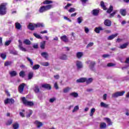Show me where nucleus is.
<instances>
[{"mask_svg": "<svg viewBox=\"0 0 129 129\" xmlns=\"http://www.w3.org/2000/svg\"><path fill=\"white\" fill-rule=\"evenodd\" d=\"M86 64H88V68L93 72H96V69L95 68V65H96V62L94 61L88 60L86 62Z\"/></svg>", "mask_w": 129, "mask_h": 129, "instance_id": "obj_1", "label": "nucleus"}, {"mask_svg": "<svg viewBox=\"0 0 129 129\" xmlns=\"http://www.w3.org/2000/svg\"><path fill=\"white\" fill-rule=\"evenodd\" d=\"M52 8H53V5L49 4L41 7L39 10V12L41 13H44V12H47V11H49V10H51Z\"/></svg>", "mask_w": 129, "mask_h": 129, "instance_id": "obj_2", "label": "nucleus"}, {"mask_svg": "<svg viewBox=\"0 0 129 129\" xmlns=\"http://www.w3.org/2000/svg\"><path fill=\"white\" fill-rule=\"evenodd\" d=\"M40 27H44V24L41 23L32 24L30 23L28 26V28L31 31H34L35 28H39Z\"/></svg>", "mask_w": 129, "mask_h": 129, "instance_id": "obj_3", "label": "nucleus"}, {"mask_svg": "<svg viewBox=\"0 0 129 129\" xmlns=\"http://www.w3.org/2000/svg\"><path fill=\"white\" fill-rule=\"evenodd\" d=\"M7 6L6 3H3L0 5V15L1 16H4L7 14Z\"/></svg>", "mask_w": 129, "mask_h": 129, "instance_id": "obj_4", "label": "nucleus"}, {"mask_svg": "<svg viewBox=\"0 0 129 129\" xmlns=\"http://www.w3.org/2000/svg\"><path fill=\"white\" fill-rule=\"evenodd\" d=\"M125 93V91H118L116 92H115L112 94V98H117V97H119V96H123V94Z\"/></svg>", "mask_w": 129, "mask_h": 129, "instance_id": "obj_5", "label": "nucleus"}, {"mask_svg": "<svg viewBox=\"0 0 129 129\" xmlns=\"http://www.w3.org/2000/svg\"><path fill=\"white\" fill-rule=\"evenodd\" d=\"M22 101L25 105H27L28 106H33V105H34V103L33 102L28 101L26 99L25 97L22 98Z\"/></svg>", "mask_w": 129, "mask_h": 129, "instance_id": "obj_6", "label": "nucleus"}, {"mask_svg": "<svg viewBox=\"0 0 129 129\" xmlns=\"http://www.w3.org/2000/svg\"><path fill=\"white\" fill-rule=\"evenodd\" d=\"M18 42H19L18 47H19V50H21V51H22L23 52H27V49L23 47V42H22V40H19Z\"/></svg>", "mask_w": 129, "mask_h": 129, "instance_id": "obj_7", "label": "nucleus"}, {"mask_svg": "<svg viewBox=\"0 0 129 129\" xmlns=\"http://www.w3.org/2000/svg\"><path fill=\"white\" fill-rule=\"evenodd\" d=\"M5 104H14L15 103V100L13 98H7L4 100Z\"/></svg>", "mask_w": 129, "mask_h": 129, "instance_id": "obj_8", "label": "nucleus"}, {"mask_svg": "<svg viewBox=\"0 0 129 129\" xmlns=\"http://www.w3.org/2000/svg\"><path fill=\"white\" fill-rule=\"evenodd\" d=\"M25 86H26V84L22 83L20 85H19L18 87V91L20 93H23L24 91V88H25Z\"/></svg>", "mask_w": 129, "mask_h": 129, "instance_id": "obj_9", "label": "nucleus"}, {"mask_svg": "<svg viewBox=\"0 0 129 129\" xmlns=\"http://www.w3.org/2000/svg\"><path fill=\"white\" fill-rule=\"evenodd\" d=\"M76 66H77L78 69H81V68H82V67H83V64H82V62H81L79 60H77L76 62Z\"/></svg>", "mask_w": 129, "mask_h": 129, "instance_id": "obj_10", "label": "nucleus"}, {"mask_svg": "<svg viewBox=\"0 0 129 129\" xmlns=\"http://www.w3.org/2000/svg\"><path fill=\"white\" fill-rule=\"evenodd\" d=\"M104 25L107 27H110L111 26V21L109 19H106L104 22Z\"/></svg>", "mask_w": 129, "mask_h": 129, "instance_id": "obj_11", "label": "nucleus"}, {"mask_svg": "<svg viewBox=\"0 0 129 129\" xmlns=\"http://www.w3.org/2000/svg\"><path fill=\"white\" fill-rule=\"evenodd\" d=\"M34 124H35V125H36L37 127H38V128H40V127L41 126H43V123H42L41 122H40L38 120H36L34 122Z\"/></svg>", "mask_w": 129, "mask_h": 129, "instance_id": "obj_12", "label": "nucleus"}, {"mask_svg": "<svg viewBox=\"0 0 129 129\" xmlns=\"http://www.w3.org/2000/svg\"><path fill=\"white\" fill-rule=\"evenodd\" d=\"M60 39L63 42H64V43H67V42H69V40L68 39V38L67 37V36L66 35H63V36H61Z\"/></svg>", "mask_w": 129, "mask_h": 129, "instance_id": "obj_13", "label": "nucleus"}, {"mask_svg": "<svg viewBox=\"0 0 129 129\" xmlns=\"http://www.w3.org/2000/svg\"><path fill=\"white\" fill-rule=\"evenodd\" d=\"M86 78H81L78 80H77V83H83L84 82H86Z\"/></svg>", "mask_w": 129, "mask_h": 129, "instance_id": "obj_14", "label": "nucleus"}, {"mask_svg": "<svg viewBox=\"0 0 129 129\" xmlns=\"http://www.w3.org/2000/svg\"><path fill=\"white\" fill-rule=\"evenodd\" d=\"M83 52H77L76 56L78 59H81L83 57Z\"/></svg>", "mask_w": 129, "mask_h": 129, "instance_id": "obj_15", "label": "nucleus"}, {"mask_svg": "<svg viewBox=\"0 0 129 129\" xmlns=\"http://www.w3.org/2000/svg\"><path fill=\"white\" fill-rule=\"evenodd\" d=\"M70 96H72V97H74L75 98H77L78 96H79L78 93L73 92L70 93Z\"/></svg>", "mask_w": 129, "mask_h": 129, "instance_id": "obj_16", "label": "nucleus"}, {"mask_svg": "<svg viewBox=\"0 0 129 129\" xmlns=\"http://www.w3.org/2000/svg\"><path fill=\"white\" fill-rule=\"evenodd\" d=\"M33 90L35 93H39V92H40V88H39V86L37 85H34Z\"/></svg>", "mask_w": 129, "mask_h": 129, "instance_id": "obj_17", "label": "nucleus"}, {"mask_svg": "<svg viewBox=\"0 0 129 129\" xmlns=\"http://www.w3.org/2000/svg\"><path fill=\"white\" fill-rule=\"evenodd\" d=\"M120 14L121 16H126V10L125 9H120L119 11Z\"/></svg>", "mask_w": 129, "mask_h": 129, "instance_id": "obj_18", "label": "nucleus"}, {"mask_svg": "<svg viewBox=\"0 0 129 129\" xmlns=\"http://www.w3.org/2000/svg\"><path fill=\"white\" fill-rule=\"evenodd\" d=\"M118 35V34H117V33H116L115 34H112V35L109 36L107 38V40H113V39H114V38H115V37H117Z\"/></svg>", "mask_w": 129, "mask_h": 129, "instance_id": "obj_19", "label": "nucleus"}, {"mask_svg": "<svg viewBox=\"0 0 129 129\" xmlns=\"http://www.w3.org/2000/svg\"><path fill=\"white\" fill-rule=\"evenodd\" d=\"M100 106L101 107H104L105 108H108L109 107V104H107L106 103H105L103 102H101L100 103Z\"/></svg>", "mask_w": 129, "mask_h": 129, "instance_id": "obj_20", "label": "nucleus"}, {"mask_svg": "<svg viewBox=\"0 0 129 129\" xmlns=\"http://www.w3.org/2000/svg\"><path fill=\"white\" fill-rule=\"evenodd\" d=\"M102 30H103V29L101 27H96L94 30L95 32H96L97 34H99V33H100V31Z\"/></svg>", "mask_w": 129, "mask_h": 129, "instance_id": "obj_21", "label": "nucleus"}, {"mask_svg": "<svg viewBox=\"0 0 129 129\" xmlns=\"http://www.w3.org/2000/svg\"><path fill=\"white\" fill-rule=\"evenodd\" d=\"M71 89H72L71 87H67L63 89V93H68V92H69Z\"/></svg>", "mask_w": 129, "mask_h": 129, "instance_id": "obj_22", "label": "nucleus"}, {"mask_svg": "<svg viewBox=\"0 0 129 129\" xmlns=\"http://www.w3.org/2000/svg\"><path fill=\"white\" fill-rule=\"evenodd\" d=\"M42 87L43 88H45L46 89H49V90H51V86H50V84H48L42 85Z\"/></svg>", "mask_w": 129, "mask_h": 129, "instance_id": "obj_23", "label": "nucleus"}, {"mask_svg": "<svg viewBox=\"0 0 129 129\" xmlns=\"http://www.w3.org/2000/svg\"><path fill=\"white\" fill-rule=\"evenodd\" d=\"M92 14L93 16H98V14H99V10L97 9L93 10L92 11Z\"/></svg>", "mask_w": 129, "mask_h": 129, "instance_id": "obj_24", "label": "nucleus"}, {"mask_svg": "<svg viewBox=\"0 0 129 129\" xmlns=\"http://www.w3.org/2000/svg\"><path fill=\"white\" fill-rule=\"evenodd\" d=\"M41 55L45 59H47L49 57V54L46 52H42Z\"/></svg>", "mask_w": 129, "mask_h": 129, "instance_id": "obj_25", "label": "nucleus"}, {"mask_svg": "<svg viewBox=\"0 0 129 129\" xmlns=\"http://www.w3.org/2000/svg\"><path fill=\"white\" fill-rule=\"evenodd\" d=\"M33 76H34V73L33 72H29L28 75V80H31V79L33 78Z\"/></svg>", "mask_w": 129, "mask_h": 129, "instance_id": "obj_26", "label": "nucleus"}, {"mask_svg": "<svg viewBox=\"0 0 129 129\" xmlns=\"http://www.w3.org/2000/svg\"><path fill=\"white\" fill-rule=\"evenodd\" d=\"M100 128L101 129L106 128V123L105 122H101L100 124Z\"/></svg>", "mask_w": 129, "mask_h": 129, "instance_id": "obj_27", "label": "nucleus"}, {"mask_svg": "<svg viewBox=\"0 0 129 129\" xmlns=\"http://www.w3.org/2000/svg\"><path fill=\"white\" fill-rule=\"evenodd\" d=\"M13 127L14 129H18L20 127V124L18 122H16L13 124Z\"/></svg>", "mask_w": 129, "mask_h": 129, "instance_id": "obj_28", "label": "nucleus"}, {"mask_svg": "<svg viewBox=\"0 0 129 129\" xmlns=\"http://www.w3.org/2000/svg\"><path fill=\"white\" fill-rule=\"evenodd\" d=\"M15 27L17 30H21V29H22V25L18 22L15 23Z\"/></svg>", "mask_w": 129, "mask_h": 129, "instance_id": "obj_29", "label": "nucleus"}, {"mask_svg": "<svg viewBox=\"0 0 129 129\" xmlns=\"http://www.w3.org/2000/svg\"><path fill=\"white\" fill-rule=\"evenodd\" d=\"M59 58L61 59V60H67V55L66 54H61L59 56Z\"/></svg>", "mask_w": 129, "mask_h": 129, "instance_id": "obj_30", "label": "nucleus"}, {"mask_svg": "<svg viewBox=\"0 0 129 129\" xmlns=\"http://www.w3.org/2000/svg\"><path fill=\"white\" fill-rule=\"evenodd\" d=\"M10 75H11V76H12V77H14L15 76H17V75H18V74L17 73V72L15 71H13L10 72Z\"/></svg>", "mask_w": 129, "mask_h": 129, "instance_id": "obj_31", "label": "nucleus"}, {"mask_svg": "<svg viewBox=\"0 0 129 129\" xmlns=\"http://www.w3.org/2000/svg\"><path fill=\"white\" fill-rule=\"evenodd\" d=\"M93 81V79L92 78H90L88 80L86 79V84H90Z\"/></svg>", "mask_w": 129, "mask_h": 129, "instance_id": "obj_32", "label": "nucleus"}, {"mask_svg": "<svg viewBox=\"0 0 129 129\" xmlns=\"http://www.w3.org/2000/svg\"><path fill=\"white\" fill-rule=\"evenodd\" d=\"M43 5H50V4H53V1L51 0H45L43 3Z\"/></svg>", "mask_w": 129, "mask_h": 129, "instance_id": "obj_33", "label": "nucleus"}, {"mask_svg": "<svg viewBox=\"0 0 129 129\" xmlns=\"http://www.w3.org/2000/svg\"><path fill=\"white\" fill-rule=\"evenodd\" d=\"M26 117H30V116L32 115V113H33V112H32L31 110H28L27 111H26Z\"/></svg>", "mask_w": 129, "mask_h": 129, "instance_id": "obj_34", "label": "nucleus"}, {"mask_svg": "<svg viewBox=\"0 0 129 129\" xmlns=\"http://www.w3.org/2000/svg\"><path fill=\"white\" fill-rule=\"evenodd\" d=\"M128 45V43H126L123 44L119 46L120 49H125V48H126L127 47V45Z\"/></svg>", "mask_w": 129, "mask_h": 129, "instance_id": "obj_35", "label": "nucleus"}, {"mask_svg": "<svg viewBox=\"0 0 129 129\" xmlns=\"http://www.w3.org/2000/svg\"><path fill=\"white\" fill-rule=\"evenodd\" d=\"M112 11H113V7L111 5L110 6L109 8L107 10V13L108 14H110V13H111V12H112Z\"/></svg>", "mask_w": 129, "mask_h": 129, "instance_id": "obj_36", "label": "nucleus"}, {"mask_svg": "<svg viewBox=\"0 0 129 129\" xmlns=\"http://www.w3.org/2000/svg\"><path fill=\"white\" fill-rule=\"evenodd\" d=\"M23 43L25 44V45H31V41L29 39L24 40Z\"/></svg>", "mask_w": 129, "mask_h": 129, "instance_id": "obj_37", "label": "nucleus"}, {"mask_svg": "<svg viewBox=\"0 0 129 129\" xmlns=\"http://www.w3.org/2000/svg\"><path fill=\"white\" fill-rule=\"evenodd\" d=\"M101 5V8H102V9H103V10H104L105 11H106V7L105 6V5H104V2H103V1H102L100 3Z\"/></svg>", "mask_w": 129, "mask_h": 129, "instance_id": "obj_38", "label": "nucleus"}, {"mask_svg": "<svg viewBox=\"0 0 129 129\" xmlns=\"http://www.w3.org/2000/svg\"><path fill=\"white\" fill-rule=\"evenodd\" d=\"M33 36H34V37H35V38H37V39H40L41 40H42V39H43V38L42 37H41V36H40V35H39L37 33H33Z\"/></svg>", "mask_w": 129, "mask_h": 129, "instance_id": "obj_39", "label": "nucleus"}, {"mask_svg": "<svg viewBox=\"0 0 129 129\" xmlns=\"http://www.w3.org/2000/svg\"><path fill=\"white\" fill-rule=\"evenodd\" d=\"M78 110H79V106H75L74 108V109L72 111V112H76Z\"/></svg>", "mask_w": 129, "mask_h": 129, "instance_id": "obj_40", "label": "nucleus"}, {"mask_svg": "<svg viewBox=\"0 0 129 129\" xmlns=\"http://www.w3.org/2000/svg\"><path fill=\"white\" fill-rule=\"evenodd\" d=\"M45 45H46V41H43L40 43V48L41 49H45Z\"/></svg>", "mask_w": 129, "mask_h": 129, "instance_id": "obj_41", "label": "nucleus"}, {"mask_svg": "<svg viewBox=\"0 0 129 129\" xmlns=\"http://www.w3.org/2000/svg\"><path fill=\"white\" fill-rule=\"evenodd\" d=\"M26 59L28 60V61L29 62V63H30V65L31 66H33V65H34V62L33 61V60L30 58V57H26Z\"/></svg>", "mask_w": 129, "mask_h": 129, "instance_id": "obj_42", "label": "nucleus"}, {"mask_svg": "<svg viewBox=\"0 0 129 129\" xmlns=\"http://www.w3.org/2000/svg\"><path fill=\"white\" fill-rule=\"evenodd\" d=\"M40 68V65L35 64L32 67L33 70H37Z\"/></svg>", "mask_w": 129, "mask_h": 129, "instance_id": "obj_43", "label": "nucleus"}, {"mask_svg": "<svg viewBox=\"0 0 129 129\" xmlns=\"http://www.w3.org/2000/svg\"><path fill=\"white\" fill-rule=\"evenodd\" d=\"M83 21V19H82V17H80L78 18L77 22L78 24H81Z\"/></svg>", "mask_w": 129, "mask_h": 129, "instance_id": "obj_44", "label": "nucleus"}, {"mask_svg": "<svg viewBox=\"0 0 129 129\" xmlns=\"http://www.w3.org/2000/svg\"><path fill=\"white\" fill-rule=\"evenodd\" d=\"M95 112V108H93L91 109V112L90 114V116H93V114H94V113Z\"/></svg>", "mask_w": 129, "mask_h": 129, "instance_id": "obj_45", "label": "nucleus"}, {"mask_svg": "<svg viewBox=\"0 0 129 129\" xmlns=\"http://www.w3.org/2000/svg\"><path fill=\"white\" fill-rule=\"evenodd\" d=\"M12 123H13V120L10 119L7 121L6 124V125H11Z\"/></svg>", "mask_w": 129, "mask_h": 129, "instance_id": "obj_46", "label": "nucleus"}, {"mask_svg": "<svg viewBox=\"0 0 129 129\" xmlns=\"http://www.w3.org/2000/svg\"><path fill=\"white\" fill-rule=\"evenodd\" d=\"M104 120H106V121L109 124H112V123L111 122V121L109 118H104Z\"/></svg>", "mask_w": 129, "mask_h": 129, "instance_id": "obj_47", "label": "nucleus"}, {"mask_svg": "<svg viewBox=\"0 0 129 129\" xmlns=\"http://www.w3.org/2000/svg\"><path fill=\"white\" fill-rule=\"evenodd\" d=\"M41 65H42V66H49V62H42L40 63Z\"/></svg>", "mask_w": 129, "mask_h": 129, "instance_id": "obj_48", "label": "nucleus"}, {"mask_svg": "<svg viewBox=\"0 0 129 129\" xmlns=\"http://www.w3.org/2000/svg\"><path fill=\"white\" fill-rule=\"evenodd\" d=\"M12 63L13 62H12V61H6L4 65L5 66H10V65H12Z\"/></svg>", "mask_w": 129, "mask_h": 129, "instance_id": "obj_49", "label": "nucleus"}, {"mask_svg": "<svg viewBox=\"0 0 129 129\" xmlns=\"http://www.w3.org/2000/svg\"><path fill=\"white\" fill-rule=\"evenodd\" d=\"M0 56H1V58H2V59H3V60H5V59H6V58H7V55L5 53H1Z\"/></svg>", "mask_w": 129, "mask_h": 129, "instance_id": "obj_50", "label": "nucleus"}, {"mask_svg": "<svg viewBox=\"0 0 129 129\" xmlns=\"http://www.w3.org/2000/svg\"><path fill=\"white\" fill-rule=\"evenodd\" d=\"M93 45H94V43L93 42H90L87 45V48H90V47H92Z\"/></svg>", "mask_w": 129, "mask_h": 129, "instance_id": "obj_51", "label": "nucleus"}, {"mask_svg": "<svg viewBox=\"0 0 129 129\" xmlns=\"http://www.w3.org/2000/svg\"><path fill=\"white\" fill-rule=\"evenodd\" d=\"M19 76L20 77H25V72L23 71H21L19 73Z\"/></svg>", "mask_w": 129, "mask_h": 129, "instance_id": "obj_52", "label": "nucleus"}, {"mask_svg": "<svg viewBox=\"0 0 129 129\" xmlns=\"http://www.w3.org/2000/svg\"><path fill=\"white\" fill-rule=\"evenodd\" d=\"M116 11L113 12L112 13H111L110 15L109 18H113V17H114V15H115V14H116Z\"/></svg>", "mask_w": 129, "mask_h": 129, "instance_id": "obj_53", "label": "nucleus"}, {"mask_svg": "<svg viewBox=\"0 0 129 129\" xmlns=\"http://www.w3.org/2000/svg\"><path fill=\"white\" fill-rule=\"evenodd\" d=\"M85 29V32L86 34H88L89 33V29L86 27H84Z\"/></svg>", "mask_w": 129, "mask_h": 129, "instance_id": "obj_54", "label": "nucleus"}, {"mask_svg": "<svg viewBox=\"0 0 129 129\" xmlns=\"http://www.w3.org/2000/svg\"><path fill=\"white\" fill-rule=\"evenodd\" d=\"M12 42V40H8L5 42L6 46H9L10 44H11V42Z\"/></svg>", "mask_w": 129, "mask_h": 129, "instance_id": "obj_55", "label": "nucleus"}, {"mask_svg": "<svg viewBox=\"0 0 129 129\" xmlns=\"http://www.w3.org/2000/svg\"><path fill=\"white\" fill-rule=\"evenodd\" d=\"M55 100H56V98H50L49 99V102L53 103V102H54V101H55Z\"/></svg>", "mask_w": 129, "mask_h": 129, "instance_id": "obj_56", "label": "nucleus"}, {"mask_svg": "<svg viewBox=\"0 0 129 129\" xmlns=\"http://www.w3.org/2000/svg\"><path fill=\"white\" fill-rule=\"evenodd\" d=\"M109 56L110 55L108 54H103L102 55V57H103V58H108V57H109Z\"/></svg>", "mask_w": 129, "mask_h": 129, "instance_id": "obj_57", "label": "nucleus"}, {"mask_svg": "<svg viewBox=\"0 0 129 129\" xmlns=\"http://www.w3.org/2000/svg\"><path fill=\"white\" fill-rule=\"evenodd\" d=\"M54 87L55 88V89H59V87L58 86V84H57V82H55L54 83Z\"/></svg>", "mask_w": 129, "mask_h": 129, "instance_id": "obj_58", "label": "nucleus"}, {"mask_svg": "<svg viewBox=\"0 0 129 129\" xmlns=\"http://www.w3.org/2000/svg\"><path fill=\"white\" fill-rule=\"evenodd\" d=\"M69 12L70 13H73L74 12H75V8H71V10H69Z\"/></svg>", "mask_w": 129, "mask_h": 129, "instance_id": "obj_59", "label": "nucleus"}, {"mask_svg": "<svg viewBox=\"0 0 129 129\" xmlns=\"http://www.w3.org/2000/svg\"><path fill=\"white\" fill-rule=\"evenodd\" d=\"M71 6H72V4H68L67 5L64 7V9H66V10H67L68 8H69V7H71Z\"/></svg>", "mask_w": 129, "mask_h": 129, "instance_id": "obj_60", "label": "nucleus"}, {"mask_svg": "<svg viewBox=\"0 0 129 129\" xmlns=\"http://www.w3.org/2000/svg\"><path fill=\"white\" fill-rule=\"evenodd\" d=\"M10 53L11 54H13V55H18V52L16 51H11Z\"/></svg>", "mask_w": 129, "mask_h": 129, "instance_id": "obj_61", "label": "nucleus"}, {"mask_svg": "<svg viewBox=\"0 0 129 129\" xmlns=\"http://www.w3.org/2000/svg\"><path fill=\"white\" fill-rule=\"evenodd\" d=\"M106 97H107V94H104L103 96V99L104 100H106Z\"/></svg>", "mask_w": 129, "mask_h": 129, "instance_id": "obj_62", "label": "nucleus"}, {"mask_svg": "<svg viewBox=\"0 0 129 129\" xmlns=\"http://www.w3.org/2000/svg\"><path fill=\"white\" fill-rule=\"evenodd\" d=\"M20 116H22V117H25V114L23 113L22 112H20L19 113Z\"/></svg>", "mask_w": 129, "mask_h": 129, "instance_id": "obj_63", "label": "nucleus"}, {"mask_svg": "<svg viewBox=\"0 0 129 129\" xmlns=\"http://www.w3.org/2000/svg\"><path fill=\"white\" fill-rule=\"evenodd\" d=\"M72 37H73V40H75V34L74 33V32H72V34H71Z\"/></svg>", "mask_w": 129, "mask_h": 129, "instance_id": "obj_64", "label": "nucleus"}]
</instances>
